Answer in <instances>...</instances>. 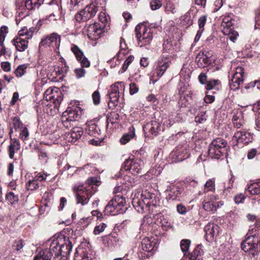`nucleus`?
Returning a JSON list of instances; mask_svg holds the SVG:
<instances>
[{"instance_id": "44", "label": "nucleus", "mask_w": 260, "mask_h": 260, "mask_svg": "<svg viewBox=\"0 0 260 260\" xmlns=\"http://www.w3.org/2000/svg\"><path fill=\"white\" fill-rule=\"evenodd\" d=\"M190 245V241L188 239L182 240L180 242V247L182 252L186 255Z\"/></svg>"}, {"instance_id": "8", "label": "nucleus", "mask_w": 260, "mask_h": 260, "mask_svg": "<svg viewBox=\"0 0 260 260\" xmlns=\"http://www.w3.org/2000/svg\"><path fill=\"white\" fill-rule=\"evenodd\" d=\"M124 83L122 82H117L112 85L108 91L109 102L108 106L110 109H113L117 105L119 98L120 91L124 90Z\"/></svg>"}, {"instance_id": "12", "label": "nucleus", "mask_w": 260, "mask_h": 260, "mask_svg": "<svg viewBox=\"0 0 260 260\" xmlns=\"http://www.w3.org/2000/svg\"><path fill=\"white\" fill-rule=\"evenodd\" d=\"M97 12V6L94 4H91L78 12L75 15V19L79 22L86 21L95 16Z\"/></svg>"}, {"instance_id": "54", "label": "nucleus", "mask_w": 260, "mask_h": 260, "mask_svg": "<svg viewBox=\"0 0 260 260\" xmlns=\"http://www.w3.org/2000/svg\"><path fill=\"white\" fill-rule=\"evenodd\" d=\"M152 10H156L158 9L162 6L160 0H152L150 3Z\"/></svg>"}, {"instance_id": "21", "label": "nucleus", "mask_w": 260, "mask_h": 260, "mask_svg": "<svg viewBox=\"0 0 260 260\" xmlns=\"http://www.w3.org/2000/svg\"><path fill=\"white\" fill-rule=\"evenodd\" d=\"M183 191V188L176 185H171L169 188L167 189L168 193L167 198L169 200H178L181 197V194Z\"/></svg>"}, {"instance_id": "9", "label": "nucleus", "mask_w": 260, "mask_h": 260, "mask_svg": "<svg viewBox=\"0 0 260 260\" xmlns=\"http://www.w3.org/2000/svg\"><path fill=\"white\" fill-rule=\"evenodd\" d=\"M93 189V186H87L84 187L83 185H79L75 187L74 189H76V201L78 204H81L82 205L87 204L90 198L94 193L91 190Z\"/></svg>"}, {"instance_id": "64", "label": "nucleus", "mask_w": 260, "mask_h": 260, "mask_svg": "<svg viewBox=\"0 0 260 260\" xmlns=\"http://www.w3.org/2000/svg\"><path fill=\"white\" fill-rule=\"evenodd\" d=\"M255 128L257 131H260V111H258V114L255 117Z\"/></svg>"}, {"instance_id": "40", "label": "nucleus", "mask_w": 260, "mask_h": 260, "mask_svg": "<svg viewBox=\"0 0 260 260\" xmlns=\"http://www.w3.org/2000/svg\"><path fill=\"white\" fill-rule=\"evenodd\" d=\"M88 183V186H93V189H91V190L93 192H95L97 190V186L100 184V182L99 181L98 178L96 177H91L88 179L86 181Z\"/></svg>"}, {"instance_id": "18", "label": "nucleus", "mask_w": 260, "mask_h": 260, "mask_svg": "<svg viewBox=\"0 0 260 260\" xmlns=\"http://www.w3.org/2000/svg\"><path fill=\"white\" fill-rule=\"evenodd\" d=\"M204 231L206 240L208 242L212 241L220 233L219 227L217 224L211 223L205 226Z\"/></svg>"}, {"instance_id": "46", "label": "nucleus", "mask_w": 260, "mask_h": 260, "mask_svg": "<svg viewBox=\"0 0 260 260\" xmlns=\"http://www.w3.org/2000/svg\"><path fill=\"white\" fill-rule=\"evenodd\" d=\"M27 66L25 64L19 65L15 71L17 77H22L26 72Z\"/></svg>"}, {"instance_id": "47", "label": "nucleus", "mask_w": 260, "mask_h": 260, "mask_svg": "<svg viewBox=\"0 0 260 260\" xmlns=\"http://www.w3.org/2000/svg\"><path fill=\"white\" fill-rule=\"evenodd\" d=\"M119 114L116 112H112L108 116L107 122L108 125L111 123L112 124L115 123L117 122V120L119 119Z\"/></svg>"}, {"instance_id": "27", "label": "nucleus", "mask_w": 260, "mask_h": 260, "mask_svg": "<svg viewBox=\"0 0 260 260\" xmlns=\"http://www.w3.org/2000/svg\"><path fill=\"white\" fill-rule=\"evenodd\" d=\"M196 61L199 68H204L210 64V57L204 52H200L197 56Z\"/></svg>"}, {"instance_id": "59", "label": "nucleus", "mask_w": 260, "mask_h": 260, "mask_svg": "<svg viewBox=\"0 0 260 260\" xmlns=\"http://www.w3.org/2000/svg\"><path fill=\"white\" fill-rule=\"evenodd\" d=\"M207 17L205 15L202 16L198 20L199 29H204V26L206 22Z\"/></svg>"}, {"instance_id": "45", "label": "nucleus", "mask_w": 260, "mask_h": 260, "mask_svg": "<svg viewBox=\"0 0 260 260\" xmlns=\"http://www.w3.org/2000/svg\"><path fill=\"white\" fill-rule=\"evenodd\" d=\"M160 223L165 231H168L172 226L171 222L164 216L160 218Z\"/></svg>"}, {"instance_id": "1", "label": "nucleus", "mask_w": 260, "mask_h": 260, "mask_svg": "<svg viewBox=\"0 0 260 260\" xmlns=\"http://www.w3.org/2000/svg\"><path fill=\"white\" fill-rule=\"evenodd\" d=\"M158 201L154 193L146 190L142 191L140 198L138 197L134 198L132 203L134 207L139 213H143L145 209L148 207L156 206Z\"/></svg>"}, {"instance_id": "62", "label": "nucleus", "mask_w": 260, "mask_h": 260, "mask_svg": "<svg viewBox=\"0 0 260 260\" xmlns=\"http://www.w3.org/2000/svg\"><path fill=\"white\" fill-rule=\"evenodd\" d=\"M139 88L136 84L134 83H131L129 84V93L131 94H134L138 92Z\"/></svg>"}, {"instance_id": "37", "label": "nucleus", "mask_w": 260, "mask_h": 260, "mask_svg": "<svg viewBox=\"0 0 260 260\" xmlns=\"http://www.w3.org/2000/svg\"><path fill=\"white\" fill-rule=\"evenodd\" d=\"M203 253L201 245H198L191 252L189 257V260H202L200 256Z\"/></svg>"}, {"instance_id": "17", "label": "nucleus", "mask_w": 260, "mask_h": 260, "mask_svg": "<svg viewBox=\"0 0 260 260\" xmlns=\"http://www.w3.org/2000/svg\"><path fill=\"white\" fill-rule=\"evenodd\" d=\"M218 199L217 196L213 194L205 196L203 202V209L207 212H215L217 210L215 202Z\"/></svg>"}, {"instance_id": "24", "label": "nucleus", "mask_w": 260, "mask_h": 260, "mask_svg": "<svg viewBox=\"0 0 260 260\" xmlns=\"http://www.w3.org/2000/svg\"><path fill=\"white\" fill-rule=\"evenodd\" d=\"M28 40L21 37H17L13 40L16 49L20 52L24 51L28 47Z\"/></svg>"}, {"instance_id": "43", "label": "nucleus", "mask_w": 260, "mask_h": 260, "mask_svg": "<svg viewBox=\"0 0 260 260\" xmlns=\"http://www.w3.org/2000/svg\"><path fill=\"white\" fill-rule=\"evenodd\" d=\"M18 34L19 36V37H21L27 40L31 39L32 37V31H28L25 27L19 30Z\"/></svg>"}, {"instance_id": "10", "label": "nucleus", "mask_w": 260, "mask_h": 260, "mask_svg": "<svg viewBox=\"0 0 260 260\" xmlns=\"http://www.w3.org/2000/svg\"><path fill=\"white\" fill-rule=\"evenodd\" d=\"M144 166L143 161L140 159H127L124 161L122 165V168L119 173L121 174L123 169L125 171H129L134 175H137L141 173Z\"/></svg>"}, {"instance_id": "60", "label": "nucleus", "mask_w": 260, "mask_h": 260, "mask_svg": "<svg viewBox=\"0 0 260 260\" xmlns=\"http://www.w3.org/2000/svg\"><path fill=\"white\" fill-rule=\"evenodd\" d=\"M47 174L45 173H38L34 178L38 181H39L42 182L43 181H45L46 179Z\"/></svg>"}, {"instance_id": "5", "label": "nucleus", "mask_w": 260, "mask_h": 260, "mask_svg": "<svg viewBox=\"0 0 260 260\" xmlns=\"http://www.w3.org/2000/svg\"><path fill=\"white\" fill-rule=\"evenodd\" d=\"M234 20L232 18V15L224 16L221 24L223 34L228 36L229 39L233 42H235L239 36L238 32L234 29Z\"/></svg>"}, {"instance_id": "28", "label": "nucleus", "mask_w": 260, "mask_h": 260, "mask_svg": "<svg viewBox=\"0 0 260 260\" xmlns=\"http://www.w3.org/2000/svg\"><path fill=\"white\" fill-rule=\"evenodd\" d=\"M64 243L63 245H60V256H66L70 254L72 249V244L69 237L64 236Z\"/></svg>"}, {"instance_id": "19", "label": "nucleus", "mask_w": 260, "mask_h": 260, "mask_svg": "<svg viewBox=\"0 0 260 260\" xmlns=\"http://www.w3.org/2000/svg\"><path fill=\"white\" fill-rule=\"evenodd\" d=\"M71 50L74 54L77 60L79 61L82 67H89L90 66V62L88 59L84 56L82 51L75 44H72Z\"/></svg>"}, {"instance_id": "26", "label": "nucleus", "mask_w": 260, "mask_h": 260, "mask_svg": "<svg viewBox=\"0 0 260 260\" xmlns=\"http://www.w3.org/2000/svg\"><path fill=\"white\" fill-rule=\"evenodd\" d=\"M165 2V8L167 12L173 14L176 13L179 7V0H163Z\"/></svg>"}, {"instance_id": "42", "label": "nucleus", "mask_w": 260, "mask_h": 260, "mask_svg": "<svg viewBox=\"0 0 260 260\" xmlns=\"http://www.w3.org/2000/svg\"><path fill=\"white\" fill-rule=\"evenodd\" d=\"M147 127L152 135H155L160 130L159 123L156 121H153L151 123L147 124Z\"/></svg>"}, {"instance_id": "61", "label": "nucleus", "mask_w": 260, "mask_h": 260, "mask_svg": "<svg viewBox=\"0 0 260 260\" xmlns=\"http://www.w3.org/2000/svg\"><path fill=\"white\" fill-rule=\"evenodd\" d=\"M99 19L104 25H105L108 20L106 14L104 12H100L99 15Z\"/></svg>"}, {"instance_id": "32", "label": "nucleus", "mask_w": 260, "mask_h": 260, "mask_svg": "<svg viewBox=\"0 0 260 260\" xmlns=\"http://www.w3.org/2000/svg\"><path fill=\"white\" fill-rule=\"evenodd\" d=\"M51 46L58 49L60 43V37L56 33H53L48 36Z\"/></svg>"}, {"instance_id": "7", "label": "nucleus", "mask_w": 260, "mask_h": 260, "mask_svg": "<svg viewBox=\"0 0 260 260\" xmlns=\"http://www.w3.org/2000/svg\"><path fill=\"white\" fill-rule=\"evenodd\" d=\"M241 248L246 252H249L254 256L260 251L259 240L255 235L248 236L241 244Z\"/></svg>"}, {"instance_id": "15", "label": "nucleus", "mask_w": 260, "mask_h": 260, "mask_svg": "<svg viewBox=\"0 0 260 260\" xmlns=\"http://www.w3.org/2000/svg\"><path fill=\"white\" fill-rule=\"evenodd\" d=\"M253 134L246 129H242L236 132L233 138V140L237 142V144L242 143L247 145L252 142Z\"/></svg>"}, {"instance_id": "14", "label": "nucleus", "mask_w": 260, "mask_h": 260, "mask_svg": "<svg viewBox=\"0 0 260 260\" xmlns=\"http://www.w3.org/2000/svg\"><path fill=\"white\" fill-rule=\"evenodd\" d=\"M171 64L170 56L162 55L155 63L154 73L158 77H161Z\"/></svg>"}, {"instance_id": "29", "label": "nucleus", "mask_w": 260, "mask_h": 260, "mask_svg": "<svg viewBox=\"0 0 260 260\" xmlns=\"http://www.w3.org/2000/svg\"><path fill=\"white\" fill-rule=\"evenodd\" d=\"M85 133L89 136L96 137L100 135V130L95 123L89 122L86 123Z\"/></svg>"}, {"instance_id": "23", "label": "nucleus", "mask_w": 260, "mask_h": 260, "mask_svg": "<svg viewBox=\"0 0 260 260\" xmlns=\"http://www.w3.org/2000/svg\"><path fill=\"white\" fill-rule=\"evenodd\" d=\"M232 121L234 127L240 128L244 124L243 113L241 110H234L233 112Z\"/></svg>"}, {"instance_id": "34", "label": "nucleus", "mask_w": 260, "mask_h": 260, "mask_svg": "<svg viewBox=\"0 0 260 260\" xmlns=\"http://www.w3.org/2000/svg\"><path fill=\"white\" fill-rule=\"evenodd\" d=\"M83 134V129L81 127H75L73 128L70 134L71 140L73 142H76L77 140L81 138Z\"/></svg>"}, {"instance_id": "51", "label": "nucleus", "mask_w": 260, "mask_h": 260, "mask_svg": "<svg viewBox=\"0 0 260 260\" xmlns=\"http://www.w3.org/2000/svg\"><path fill=\"white\" fill-rule=\"evenodd\" d=\"M20 137L23 141L28 140L29 136V133L26 127L24 126L22 129H20Z\"/></svg>"}, {"instance_id": "3", "label": "nucleus", "mask_w": 260, "mask_h": 260, "mask_svg": "<svg viewBox=\"0 0 260 260\" xmlns=\"http://www.w3.org/2000/svg\"><path fill=\"white\" fill-rule=\"evenodd\" d=\"M136 38L138 45L143 47L150 44L153 39V30L146 25L141 24L136 26L135 28Z\"/></svg>"}, {"instance_id": "39", "label": "nucleus", "mask_w": 260, "mask_h": 260, "mask_svg": "<svg viewBox=\"0 0 260 260\" xmlns=\"http://www.w3.org/2000/svg\"><path fill=\"white\" fill-rule=\"evenodd\" d=\"M215 190V179H208L204 185V192Z\"/></svg>"}, {"instance_id": "49", "label": "nucleus", "mask_w": 260, "mask_h": 260, "mask_svg": "<svg viewBox=\"0 0 260 260\" xmlns=\"http://www.w3.org/2000/svg\"><path fill=\"white\" fill-rule=\"evenodd\" d=\"M13 124L14 127L16 130L21 129L25 126L23 125L20 119L17 117H15L13 119Z\"/></svg>"}, {"instance_id": "50", "label": "nucleus", "mask_w": 260, "mask_h": 260, "mask_svg": "<svg viewBox=\"0 0 260 260\" xmlns=\"http://www.w3.org/2000/svg\"><path fill=\"white\" fill-rule=\"evenodd\" d=\"M107 228V225L105 223H102L99 225H96L93 230V234L95 235H99L103 232Z\"/></svg>"}, {"instance_id": "58", "label": "nucleus", "mask_w": 260, "mask_h": 260, "mask_svg": "<svg viewBox=\"0 0 260 260\" xmlns=\"http://www.w3.org/2000/svg\"><path fill=\"white\" fill-rule=\"evenodd\" d=\"M86 71L82 68H78L75 70V73L77 78H80L84 77L85 75Z\"/></svg>"}, {"instance_id": "33", "label": "nucleus", "mask_w": 260, "mask_h": 260, "mask_svg": "<svg viewBox=\"0 0 260 260\" xmlns=\"http://www.w3.org/2000/svg\"><path fill=\"white\" fill-rule=\"evenodd\" d=\"M44 0H25L24 5L27 10H32L38 8L43 3Z\"/></svg>"}, {"instance_id": "16", "label": "nucleus", "mask_w": 260, "mask_h": 260, "mask_svg": "<svg viewBox=\"0 0 260 260\" xmlns=\"http://www.w3.org/2000/svg\"><path fill=\"white\" fill-rule=\"evenodd\" d=\"M244 73V69L242 67H238L236 69L233 78L230 82L231 89L236 90L239 88V85L243 82Z\"/></svg>"}, {"instance_id": "11", "label": "nucleus", "mask_w": 260, "mask_h": 260, "mask_svg": "<svg viewBox=\"0 0 260 260\" xmlns=\"http://www.w3.org/2000/svg\"><path fill=\"white\" fill-rule=\"evenodd\" d=\"M190 149L187 143L178 145L175 150L172 152L170 157L172 159V162H177L181 161L189 157Z\"/></svg>"}, {"instance_id": "57", "label": "nucleus", "mask_w": 260, "mask_h": 260, "mask_svg": "<svg viewBox=\"0 0 260 260\" xmlns=\"http://www.w3.org/2000/svg\"><path fill=\"white\" fill-rule=\"evenodd\" d=\"M134 57L133 55H129L124 62L122 66L123 72H125L128 68L129 64L133 61Z\"/></svg>"}, {"instance_id": "20", "label": "nucleus", "mask_w": 260, "mask_h": 260, "mask_svg": "<svg viewBox=\"0 0 260 260\" xmlns=\"http://www.w3.org/2000/svg\"><path fill=\"white\" fill-rule=\"evenodd\" d=\"M103 33V30L101 28L100 25L98 23H94L90 25L87 28V35L88 38L92 40H96L101 37Z\"/></svg>"}, {"instance_id": "56", "label": "nucleus", "mask_w": 260, "mask_h": 260, "mask_svg": "<svg viewBox=\"0 0 260 260\" xmlns=\"http://www.w3.org/2000/svg\"><path fill=\"white\" fill-rule=\"evenodd\" d=\"M219 82L217 80H210L207 82L206 88L208 90L213 89L216 85H218Z\"/></svg>"}, {"instance_id": "36", "label": "nucleus", "mask_w": 260, "mask_h": 260, "mask_svg": "<svg viewBox=\"0 0 260 260\" xmlns=\"http://www.w3.org/2000/svg\"><path fill=\"white\" fill-rule=\"evenodd\" d=\"M248 191L252 195H256L260 194V180L250 184L248 186Z\"/></svg>"}, {"instance_id": "22", "label": "nucleus", "mask_w": 260, "mask_h": 260, "mask_svg": "<svg viewBox=\"0 0 260 260\" xmlns=\"http://www.w3.org/2000/svg\"><path fill=\"white\" fill-rule=\"evenodd\" d=\"M20 143L19 141L16 139L10 138V145L8 147V153L10 158H14L15 154L20 149Z\"/></svg>"}, {"instance_id": "41", "label": "nucleus", "mask_w": 260, "mask_h": 260, "mask_svg": "<svg viewBox=\"0 0 260 260\" xmlns=\"http://www.w3.org/2000/svg\"><path fill=\"white\" fill-rule=\"evenodd\" d=\"M38 181L33 177L31 180H29L26 184L27 190H35L38 188L39 185Z\"/></svg>"}, {"instance_id": "53", "label": "nucleus", "mask_w": 260, "mask_h": 260, "mask_svg": "<svg viewBox=\"0 0 260 260\" xmlns=\"http://www.w3.org/2000/svg\"><path fill=\"white\" fill-rule=\"evenodd\" d=\"M23 247L22 240L21 239L16 240L12 245L13 249L17 251H19Z\"/></svg>"}, {"instance_id": "35", "label": "nucleus", "mask_w": 260, "mask_h": 260, "mask_svg": "<svg viewBox=\"0 0 260 260\" xmlns=\"http://www.w3.org/2000/svg\"><path fill=\"white\" fill-rule=\"evenodd\" d=\"M135 135V128L133 126H131L129 127V132L123 135L120 142L122 144H125L133 138Z\"/></svg>"}, {"instance_id": "52", "label": "nucleus", "mask_w": 260, "mask_h": 260, "mask_svg": "<svg viewBox=\"0 0 260 260\" xmlns=\"http://www.w3.org/2000/svg\"><path fill=\"white\" fill-rule=\"evenodd\" d=\"M160 173L161 169L159 168V167H157V169L153 168L147 172L146 175L153 178V177L157 176L160 174Z\"/></svg>"}, {"instance_id": "2", "label": "nucleus", "mask_w": 260, "mask_h": 260, "mask_svg": "<svg viewBox=\"0 0 260 260\" xmlns=\"http://www.w3.org/2000/svg\"><path fill=\"white\" fill-rule=\"evenodd\" d=\"M125 200L122 195L115 196L105 207L104 212L107 215H116L125 212Z\"/></svg>"}, {"instance_id": "13", "label": "nucleus", "mask_w": 260, "mask_h": 260, "mask_svg": "<svg viewBox=\"0 0 260 260\" xmlns=\"http://www.w3.org/2000/svg\"><path fill=\"white\" fill-rule=\"evenodd\" d=\"M50 247L48 249L51 257L54 255L56 257L60 256V247L65 243L64 236L63 235H58L57 237H54L50 240Z\"/></svg>"}, {"instance_id": "4", "label": "nucleus", "mask_w": 260, "mask_h": 260, "mask_svg": "<svg viewBox=\"0 0 260 260\" xmlns=\"http://www.w3.org/2000/svg\"><path fill=\"white\" fill-rule=\"evenodd\" d=\"M226 141L221 138L213 140L209 147V156L212 158L219 159L226 153Z\"/></svg>"}, {"instance_id": "55", "label": "nucleus", "mask_w": 260, "mask_h": 260, "mask_svg": "<svg viewBox=\"0 0 260 260\" xmlns=\"http://www.w3.org/2000/svg\"><path fill=\"white\" fill-rule=\"evenodd\" d=\"M93 102L94 105H97L99 104L101 100V96L100 92L98 91H95L92 95Z\"/></svg>"}, {"instance_id": "48", "label": "nucleus", "mask_w": 260, "mask_h": 260, "mask_svg": "<svg viewBox=\"0 0 260 260\" xmlns=\"http://www.w3.org/2000/svg\"><path fill=\"white\" fill-rule=\"evenodd\" d=\"M6 199L11 204H13L18 201V196L11 191L7 193Z\"/></svg>"}, {"instance_id": "38", "label": "nucleus", "mask_w": 260, "mask_h": 260, "mask_svg": "<svg viewBox=\"0 0 260 260\" xmlns=\"http://www.w3.org/2000/svg\"><path fill=\"white\" fill-rule=\"evenodd\" d=\"M51 255L48 249L41 251L34 258V260H51Z\"/></svg>"}, {"instance_id": "31", "label": "nucleus", "mask_w": 260, "mask_h": 260, "mask_svg": "<svg viewBox=\"0 0 260 260\" xmlns=\"http://www.w3.org/2000/svg\"><path fill=\"white\" fill-rule=\"evenodd\" d=\"M155 242L151 241L150 239L147 237L144 238L141 242L142 249L143 251L149 252L152 251L154 247Z\"/></svg>"}, {"instance_id": "63", "label": "nucleus", "mask_w": 260, "mask_h": 260, "mask_svg": "<svg viewBox=\"0 0 260 260\" xmlns=\"http://www.w3.org/2000/svg\"><path fill=\"white\" fill-rule=\"evenodd\" d=\"M245 199V196L243 194H240L236 196L234 198L235 202L236 204H239L243 202Z\"/></svg>"}, {"instance_id": "6", "label": "nucleus", "mask_w": 260, "mask_h": 260, "mask_svg": "<svg viewBox=\"0 0 260 260\" xmlns=\"http://www.w3.org/2000/svg\"><path fill=\"white\" fill-rule=\"evenodd\" d=\"M79 108L68 107L62 113L61 121L63 126L69 128L73 125V122L78 120L80 117Z\"/></svg>"}, {"instance_id": "25", "label": "nucleus", "mask_w": 260, "mask_h": 260, "mask_svg": "<svg viewBox=\"0 0 260 260\" xmlns=\"http://www.w3.org/2000/svg\"><path fill=\"white\" fill-rule=\"evenodd\" d=\"M176 42L171 38L165 40L163 43L162 50L164 52L173 53L176 50Z\"/></svg>"}, {"instance_id": "30", "label": "nucleus", "mask_w": 260, "mask_h": 260, "mask_svg": "<svg viewBox=\"0 0 260 260\" xmlns=\"http://www.w3.org/2000/svg\"><path fill=\"white\" fill-rule=\"evenodd\" d=\"M127 49V46L125 44L124 40L121 38L120 40V50L117 54V57H114L111 61H114L115 60V63L114 65L112 64V67H115L116 65L119 64L120 63L119 58L120 57V55H125L126 54V49Z\"/></svg>"}]
</instances>
